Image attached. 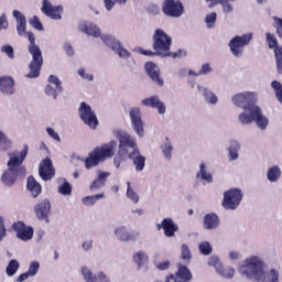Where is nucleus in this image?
I'll use <instances>...</instances> for the list:
<instances>
[{"label":"nucleus","mask_w":282,"mask_h":282,"mask_svg":"<svg viewBox=\"0 0 282 282\" xmlns=\"http://www.w3.org/2000/svg\"><path fill=\"white\" fill-rule=\"evenodd\" d=\"M15 21H17V32L19 36H28L29 46L28 52L31 55L32 59L29 64V74H26V78H39L41 76V68L43 67V51L36 44V37L34 33L26 32L28 30V19L21 13V11L14 10L12 12Z\"/></svg>","instance_id":"f257e3e1"},{"label":"nucleus","mask_w":282,"mask_h":282,"mask_svg":"<svg viewBox=\"0 0 282 282\" xmlns=\"http://www.w3.org/2000/svg\"><path fill=\"white\" fill-rule=\"evenodd\" d=\"M28 145H24L22 151L15 150L8 154V170L4 171L1 176V182L4 186H14V182H17L18 177H24L25 166H23V162H25V158H28Z\"/></svg>","instance_id":"f03ea898"},{"label":"nucleus","mask_w":282,"mask_h":282,"mask_svg":"<svg viewBox=\"0 0 282 282\" xmlns=\"http://www.w3.org/2000/svg\"><path fill=\"white\" fill-rule=\"evenodd\" d=\"M239 272L250 281H261L265 276V273H263V260L257 256H252L246 259L245 264L239 268Z\"/></svg>","instance_id":"7ed1b4c3"},{"label":"nucleus","mask_w":282,"mask_h":282,"mask_svg":"<svg viewBox=\"0 0 282 282\" xmlns=\"http://www.w3.org/2000/svg\"><path fill=\"white\" fill-rule=\"evenodd\" d=\"M153 50L156 56L166 58L171 56V45H173V39L164 32L162 29H156L153 36Z\"/></svg>","instance_id":"20e7f679"},{"label":"nucleus","mask_w":282,"mask_h":282,"mask_svg":"<svg viewBox=\"0 0 282 282\" xmlns=\"http://www.w3.org/2000/svg\"><path fill=\"white\" fill-rule=\"evenodd\" d=\"M250 113H239L238 120L240 124H252V122H256L257 127L261 129V131H265L268 129V124H270V120H268V117L263 115L261 111V108L259 106H252L249 109Z\"/></svg>","instance_id":"39448f33"},{"label":"nucleus","mask_w":282,"mask_h":282,"mask_svg":"<svg viewBox=\"0 0 282 282\" xmlns=\"http://www.w3.org/2000/svg\"><path fill=\"white\" fill-rule=\"evenodd\" d=\"M231 101L236 107H240L241 109H243V111L240 113L249 115L250 109H252V107H257V105L254 104L257 102V94L250 91L240 93L238 95H235L231 98Z\"/></svg>","instance_id":"423d86ee"},{"label":"nucleus","mask_w":282,"mask_h":282,"mask_svg":"<svg viewBox=\"0 0 282 282\" xmlns=\"http://www.w3.org/2000/svg\"><path fill=\"white\" fill-rule=\"evenodd\" d=\"M243 199V193L239 188H231L224 193V199L221 203L225 210H237L239 204Z\"/></svg>","instance_id":"0eeeda50"},{"label":"nucleus","mask_w":282,"mask_h":282,"mask_svg":"<svg viewBox=\"0 0 282 282\" xmlns=\"http://www.w3.org/2000/svg\"><path fill=\"white\" fill-rule=\"evenodd\" d=\"M79 118L84 123L87 124L90 129H96L98 127V117L96 112L91 110V106L87 105L85 101H82L78 109Z\"/></svg>","instance_id":"6e6552de"},{"label":"nucleus","mask_w":282,"mask_h":282,"mask_svg":"<svg viewBox=\"0 0 282 282\" xmlns=\"http://www.w3.org/2000/svg\"><path fill=\"white\" fill-rule=\"evenodd\" d=\"M250 41H252V33H246L242 35H236L229 42L230 52L234 56H241L243 54V47L249 45Z\"/></svg>","instance_id":"1a4fd4ad"},{"label":"nucleus","mask_w":282,"mask_h":282,"mask_svg":"<svg viewBox=\"0 0 282 282\" xmlns=\"http://www.w3.org/2000/svg\"><path fill=\"white\" fill-rule=\"evenodd\" d=\"M265 36L269 50H273L276 72L278 74L282 75V46L279 45V40H276L274 34L265 33Z\"/></svg>","instance_id":"9d476101"},{"label":"nucleus","mask_w":282,"mask_h":282,"mask_svg":"<svg viewBox=\"0 0 282 282\" xmlns=\"http://www.w3.org/2000/svg\"><path fill=\"white\" fill-rule=\"evenodd\" d=\"M162 12L165 14V17L180 19V17L184 14V4L180 0H164Z\"/></svg>","instance_id":"9b49d317"},{"label":"nucleus","mask_w":282,"mask_h":282,"mask_svg":"<svg viewBox=\"0 0 282 282\" xmlns=\"http://www.w3.org/2000/svg\"><path fill=\"white\" fill-rule=\"evenodd\" d=\"M101 41L115 52V54H118L119 58H129L131 56V53L127 51V48L122 47V44L120 41H117L115 36L112 35H101Z\"/></svg>","instance_id":"f8f14e48"},{"label":"nucleus","mask_w":282,"mask_h":282,"mask_svg":"<svg viewBox=\"0 0 282 282\" xmlns=\"http://www.w3.org/2000/svg\"><path fill=\"white\" fill-rule=\"evenodd\" d=\"M116 138L119 140V151H121V153H127L129 155V149H132V151L138 149V143L131 134L119 131L116 133Z\"/></svg>","instance_id":"ddd939ff"},{"label":"nucleus","mask_w":282,"mask_h":282,"mask_svg":"<svg viewBox=\"0 0 282 282\" xmlns=\"http://www.w3.org/2000/svg\"><path fill=\"white\" fill-rule=\"evenodd\" d=\"M129 117L133 131L137 133V135H139V138H144V122L142 121V112L140 111V108H131L129 111Z\"/></svg>","instance_id":"4468645a"},{"label":"nucleus","mask_w":282,"mask_h":282,"mask_svg":"<svg viewBox=\"0 0 282 282\" xmlns=\"http://www.w3.org/2000/svg\"><path fill=\"white\" fill-rule=\"evenodd\" d=\"M41 11L43 12V14H45L50 19H53L54 21H61V19H63V17L61 15L63 14V7H54L48 0H43Z\"/></svg>","instance_id":"2eb2a0df"},{"label":"nucleus","mask_w":282,"mask_h":282,"mask_svg":"<svg viewBox=\"0 0 282 282\" xmlns=\"http://www.w3.org/2000/svg\"><path fill=\"white\" fill-rule=\"evenodd\" d=\"M48 83L51 85H46L44 91L46 96H52L53 99L56 100L59 94H63V83H61V79L55 75H50ZM52 85H55V88L52 87Z\"/></svg>","instance_id":"dca6fc26"},{"label":"nucleus","mask_w":282,"mask_h":282,"mask_svg":"<svg viewBox=\"0 0 282 282\" xmlns=\"http://www.w3.org/2000/svg\"><path fill=\"white\" fill-rule=\"evenodd\" d=\"M116 147H118V143L115 140H111L108 144H104L100 148L95 149V153L97 154L99 161L104 162V160H107V158H113Z\"/></svg>","instance_id":"f3484780"},{"label":"nucleus","mask_w":282,"mask_h":282,"mask_svg":"<svg viewBox=\"0 0 282 282\" xmlns=\"http://www.w3.org/2000/svg\"><path fill=\"white\" fill-rule=\"evenodd\" d=\"M13 230L17 232L18 239L21 241H30L34 237V229L32 227H26L23 221H18L13 224Z\"/></svg>","instance_id":"a211bd4d"},{"label":"nucleus","mask_w":282,"mask_h":282,"mask_svg":"<svg viewBox=\"0 0 282 282\" xmlns=\"http://www.w3.org/2000/svg\"><path fill=\"white\" fill-rule=\"evenodd\" d=\"M144 67L149 78L159 85V87H163L164 79H162V76H160V67L153 62L145 63Z\"/></svg>","instance_id":"6ab92c4d"},{"label":"nucleus","mask_w":282,"mask_h":282,"mask_svg":"<svg viewBox=\"0 0 282 282\" xmlns=\"http://www.w3.org/2000/svg\"><path fill=\"white\" fill-rule=\"evenodd\" d=\"M39 175L44 180V182H48L54 177V165L50 159H44L39 166Z\"/></svg>","instance_id":"aec40b11"},{"label":"nucleus","mask_w":282,"mask_h":282,"mask_svg":"<svg viewBox=\"0 0 282 282\" xmlns=\"http://www.w3.org/2000/svg\"><path fill=\"white\" fill-rule=\"evenodd\" d=\"M34 210L37 219H47L52 210V203H50V199L44 198L35 205Z\"/></svg>","instance_id":"412c9836"},{"label":"nucleus","mask_w":282,"mask_h":282,"mask_svg":"<svg viewBox=\"0 0 282 282\" xmlns=\"http://www.w3.org/2000/svg\"><path fill=\"white\" fill-rule=\"evenodd\" d=\"M128 158L133 163L135 171H138V172L144 171L147 158H144L142 154H140L139 149H135L134 151L130 152L128 154Z\"/></svg>","instance_id":"4be33fe9"},{"label":"nucleus","mask_w":282,"mask_h":282,"mask_svg":"<svg viewBox=\"0 0 282 282\" xmlns=\"http://www.w3.org/2000/svg\"><path fill=\"white\" fill-rule=\"evenodd\" d=\"M111 173L109 172H98V176L89 185V191L91 193H96L100 191V188L105 187L107 184L108 177H110Z\"/></svg>","instance_id":"5701e85b"},{"label":"nucleus","mask_w":282,"mask_h":282,"mask_svg":"<svg viewBox=\"0 0 282 282\" xmlns=\"http://www.w3.org/2000/svg\"><path fill=\"white\" fill-rule=\"evenodd\" d=\"M219 224H221L219 216L215 213L207 214L203 218V228H205V230H217Z\"/></svg>","instance_id":"b1692460"},{"label":"nucleus","mask_w":282,"mask_h":282,"mask_svg":"<svg viewBox=\"0 0 282 282\" xmlns=\"http://www.w3.org/2000/svg\"><path fill=\"white\" fill-rule=\"evenodd\" d=\"M142 105L145 107H152L153 109H158L159 113H166V106L162 101H160V97L152 96L149 98L143 99Z\"/></svg>","instance_id":"393cba45"},{"label":"nucleus","mask_w":282,"mask_h":282,"mask_svg":"<svg viewBox=\"0 0 282 282\" xmlns=\"http://www.w3.org/2000/svg\"><path fill=\"white\" fill-rule=\"evenodd\" d=\"M115 237L119 241H135L138 234H133V232L127 230V227L121 226V227H117L115 229Z\"/></svg>","instance_id":"a878e982"},{"label":"nucleus","mask_w":282,"mask_h":282,"mask_svg":"<svg viewBox=\"0 0 282 282\" xmlns=\"http://www.w3.org/2000/svg\"><path fill=\"white\" fill-rule=\"evenodd\" d=\"M162 229L164 230L165 237H174L180 230V227L173 221V218H164L162 220Z\"/></svg>","instance_id":"bb28decb"},{"label":"nucleus","mask_w":282,"mask_h":282,"mask_svg":"<svg viewBox=\"0 0 282 282\" xmlns=\"http://www.w3.org/2000/svg\"><path fill=\"white\" fill-rule=\"evenodd\" d=\"M0 91L12 96L14 94V79L12 77H0Z\"/></svg>","instance_id":"cd10ccee"},{"label":"nucleus","mask_w":282,"mask_h":282,"mask_svg":"<svg viewBox=\"0 0 282 282\" xmlns=\"http://www.w3.org/2000/svg\"><path fill=\"white\" fill-rule=\"evenodd\" d=\"M192 279L193 274L191 273V270H188L186 265L180 264L178 271L174 278V282H191Z\"/></svg>","instance_id":"c85d7f7f"},{"label":"nucleus","mask_w":282,"mask_h":282,"mask_svg":"<svg viewBox=\"0 0 282 282\" xmlns=\"http://www.w3.org/2000/svg\"><path fill=\"white\" fill-rule=\"evenodd\" d=\"M26 188H28V191H30V193L33 197H37L42 193L41 184H39V182H36V178H34V176L28 177Z\"/></svg>","instance_id":"c756f323"},{"label":"nucleus","mask_w":282,"mask_h":282,"mask_svg":"<svg viewBox=\"0 0 282 282\" xmlns=\"http://www.w3.org/2000/svg\"><path fill=\"white\" fill-rule=\"evenodd\" d=\"M198 91L202 94V96L205 98L206 102L209 105H217L218 98L213 90H209L208 88L198 85L197 86Z\"/></svg>","instance_id":"7c9ffc66"},{"label":"nucleus","mask_w":282,"mask_h":282,"mask_svg":"<svg viewBox=\"0 0 282 282\" xmlns=\"http://www.w3.org/2000/svg\"><path fill=\"white\" fill-rule=\"evenodd\" d=\"M79 30L84 32V34H88V36H95L96 39L100 36V29L94 23L80 25Z\"/></svg>","instance_id":"2f4dec72"},{"label":"nucleus","mask_w":282,"mask_h":282,"mask_svg":"<svg viewBox=\"0 0 282 282\" xmlns=\"http://www.w3.org/2000/svg\"><path fill=\"white\" fill-rule=\"evenodd\" d=\"M196 177L198 180L202 178L204 184H213V174L206 171V164L204 163L199 164V172L196 174Z\"/></svg>","instance_id":"473e14b6"},{"label":"nucleus","mask_w":282,"mask_h":282,"mask_svg":"<svg viewBox=\"0 0 282 282\" xmlns=\"http://www.w3.org/2000/svg\"><path fill=\"white\" fill-rule=\"evenodd\" d=\"M100 199H105V193L85 196L82 198V204H84V206H94L96 202Z\"/></svg>","instance_id":"72a5a7b5"},{"label":"nucleus","mask_w":282,"mask_h":282,"mask_svg":"<svg viewBox=\"0 0 282 282\" xmlns=\"http://www.w3.org/2000/svg\"><path fill=\"white\" fill-rule=\"evenodd\" d=\"M241 149V145L239 144V141H230L229 145V158L230 160L235 161L239 159V150Z\"/></svg>","instance_id":"f704fd0d"},{"label":"nucleus","mask_w":282,"mask_h":282,"mask_svg":"<svg viewBox=\"0 0 282 282\" xmlns=\"http://www.w3.org/2000/svg\"><path fill=\"white\" fill-rule=\"evenodd\" d=\"M100 164V159L98 154H96L95 150L88 155L85 160V167L86 169H94V166H98Z\"/></svg>","instance_id":"c9c22d12"},{"label":"nucleus","mask_w":282,"mask_h":282,"mask_svg":"<svg viewBox=\"0 0 282 282\" xmlns=\"http://www.w3.org/2000/svg\"><path fill=\"white\" fill-rule=\"evenodd\" d=\"M161 151L165 160H171V158H173V144H171L169 138H166L165 142L161 145Z\"/></svg>","instance_id":"e433bc0d"},{"label":"nucleus","mask_w":282,"mask_h":282,"mask_svg":"<svg viewBox=\"0 0 282 282\" xmlns=\"http://www.w3.org/2000/svg\"><path fill=\"white\" fill-rule=\"evenodd\" d=\"M19 268H21V264L17 260H10L9 264L7 265L6 273L9 276H14L17 272H19Z\"/></svg>","instance_id":"4c0bfd02"},{"label":"nucleus","mask_w":282,"mask_h":282,"mask_svg":"<svg viewBox=\"0 0 282 282\" xmlns=\"http://www.w3.org/2000/svg\"><path fill=\"white\" fill-rule=\"evenodd\" d=\"M269 182H276L281 177V169L279 166H272L267 173Z\"/></svg>","instance_id":"58836bf2"},{"label":"nucleus","mask_w":282,"mask_h":282,"mask_svg":"<svg viewBox=\"0 0 282 282\" xmlns=\"http://www.w3.org/2000/svg\"><path fill=\"white\" fill-rule=\"evenodd\" d=\"M128 199H130L133 204H138L140 202V196L138 193L131 187V182H127V193Z\"/></svg>","instance_id":"ea45409f"},{"label":"nucleus","mask_w":282,"mask_h":282,"mask_svg":"<svg viewBox=\"0 0 282 282\" xmlns=\"http://www.w3.org/2000/svg\"><path fill=\"white\" fill-rule=\"evenodd\" d=\"M220 4L223 7L224 14H231V12H235V7L226 0H215L214 6Z\"/></svg>","instance_id":"a19ab883"},{"label":"nucleus","mask_w":282,"mask_h":282,"mask_svg":"<svg viewBox=\"0 0 282 282\" xmlns=\"http://www.w3.org/2000/svg\"><path fill=\"white\" fill-rule=\"evenodd\" d=\"M133 260H134V263H137V265L139 268H142V265H144V263H148L149 256H147V253H144V251H139L133 256Z\"/></svg>","instance_id":"79ce46f5"},{"label":"nucleus","mask_w":282,"mask_h":282,"mask_svg":"<svg viewBox=\"0 0 282 282\" xmlns=\"http://www.w3.org/2000/svg\"><path fill=\"white\" fill-rule=\"evenodd\" d=\"M80 272L85 282H94L96 280L97 274L94 275L89 268L82 267Z\"/></svg>","instance_id":"37998d69"},{"label":"nucleus","mask_w":282,"mask_h":282,"mask_svg":"<svg viewBox=\"0 0 282 282\" xmlns=\"http://www.w3.org/2000/svg\"><path fill=\"white\" fill-rule=\"evenodd\" d=\"M271 87L275 94L276 99L282 105V84L279 80H273Z\"/></svg>","instance_id":"c03bdc74"},{"label":"nucleus","mask_w":282,"mask_h":282,"mask_svg":"<svg viewBox=\"0 0 282 282\" xmlns=\"http://www.w3.org/2000/svg\"><path fill=\"white\" fill-rule=\"evenodd\" d=\"M39 270H41V263L39 261H32L29 264L26 273L31 276H36V274H39Z\"/></svg>","instance_id":"a18cd8bd"},{"label":"nucleus","mask_w":282,"mask_h":282,"mask_svg":"<svg viewBox=\"0 0 282 282\" xmlns=\"http://www.w3.org/2000/svg\"><path fill=\"white\" fill-rule=\"evenodd\" d=\"M223 279H232V276H235V269L227 267V268H221L219 269V271H217Z\"/></svg>","instance_id":"49530a36"},{"label":"nucleus","mask_w":282,"mask_h":282,"mask_svg":"<svg viewBox=\"0 0 282 282\" xmlns=\"http://www.w3.org/2000/svg\"><path fill=\"white\" fill-rule=\"evenodd\" d=\"M181 258L184 261H191L193 259V256L191 254V249L188 248V245L183 243L181 247Z\"/></svg>","instance_id":"de8ad7c7"},{"label":"nucleus","mask_w":282,"mask_h":282,"mask_svg":"<svg viewBox=\"0 0 282 282\" xmlns=\"http://www.w3.org/2000/svg\"><path fill=\"white\" fill-rule=\"evenodd\" d=\"M216 22H217V13L212 12L206 15L205 23L209 30H212V28H215Z\"/></svg>","instance_id":"09e8293b"},{"label":"nucleus","mask_w":282,"mask_h":282,"mask_svg":"<svg viewBox=\"0 0 282 282\" xmlns=\"http://www.w3.org/2000/svg\"><path fill=\"white\" fill-rule=\"evenodd\" d=\"M208 265H210L212 268H215L216 272H219V270L223 268L221 260H219V257L217 256H212L209 258Z\"/></svg>","instance_id":"8fccbe9b"},{"label":"nucleus","mask_w":282,"mask_h":282,"mask_svg":"<svg viewBox=\"0 0 282 282\" xmlns=\"http://www.w3.org/2000/svg\"><path fill=\"white\" fill-rule=\"evenodd\" d=\"M127 155H129V154H127V152H121V150H118V153L113 160V164H115L116 169H120V163L124 162V160H127Z\"/></svg>","instance_id":"3c124183"},{"label":"nucleus","mask_w":282,"mask_h":282,"mask_svg":"<svg viewBox=\"0 0 282 282\" xmlns=\"http://www.w3.org/2000/svg\"><path fill=\"white\" fill-rule=\"evenodd\" d=\"M30 25L34 28V30H37L39 32H43V23H41V20L39 17L34 15L29 20Z\"/></svg>","instance_id":"603ef678"},{"label":"nucleus","mask_w":282,"mask_h":282,"mask_svg":"<svg viewBox=\"0 0 282 282\" xmlns=\"http://www.w3.org/2000/svg\"><path fill=\"white\" fill-rule=\"evenodd\" d=\"M198 248L200 254L208 256L210 252H213V247H210V242L208 241L202 242Z\"/></svg>","instance_id":"864d4df0"},{"label":"nucleus","mask_w":282,"mask_h":282,"mask_svg":"<svg viewBox=\"0 0 282 282\" xmlns=\"http://www.w3.org/2000/svg\"><path fill=\"white\" fill-rule=\"evenodd\" d=\"M58 193H61V195H72V185L68 182H64L58 187Z\"/></svg>","instance_id":"5fc2aeb1"},{"label":"nucleus","mask_w":282,"mask_h":282,"mask_svg":"<svg viewBox=\"0 0 282 282\" xmlns=\"http://www.w3.org/2000/svg\"><path fill=\"white\" fill-rule=\"evenodd\" d=\"M0 147L3 151L10 149V140L6 137V133L0 131Z\"/></svg>","instance_id":"6e6d98bb"},{"label":"nucleus","mask_w":282,"mask_h":282,"mask_svg":"<svg viewBox=\"0 0 282 282\" xmlns=\"http://www.w3.org/2000/svg\"><path fill=\"white\" fill-rule=\"evenodd\" d=\"M213 68L210 67L209 63H205L202 65L200 69L198 70L197 75L206 76V74H210Z\"/></svg>","instance_id":"4d7b16f0"},{"label":"nucleus","mask_w":282,"mask_h":282,"mask_svg":"<svg viewBox=\"0 0 282 282\" xmlns=\"http://www.w3.org/2000/svg\"><path fill=\"white\" fill-rule=\"evenodd\" d=\"M1 52L7 54V56H9L10 58H14V48L12 47V45L1 46Z\"/></svg>","instance_id":"13d9d810"},{"label":"nucleus","mask_w":282,"mask_h":282,"mask_svg":"<svg viewBox=\"0 0 282 282\" xmlns=\"http://www.w3.org/2000/svg\"><path fill=\"white\" fill-rule=\"evenodd\" d=\"M46 132L51 138H53V140H55V142H61V135H58L56 130H54L53 128H46Z\"/></svg>","instance_id":"bf43d9fd"},{"label":"nucleus","mask_w":282,"mask_h":282,"mask_svg":"<svg viewBox=\"0 0 282 282\" xmlns=\"http://www.w3.org/2000/svg\"><path fill=\"white\" fill-rule=\"evenodd\" d=\"M8 17H6V13H2L0 15V32L1 30H8Z\"/></svg>","instance_id":"052dcab7"},{"label":"nucleus","mask_w":282,"mask_h":282,"mask_svg":"<svg viewBox=\"0 0 282 282\" xmlns=\"http://www.w3.org/2000/svg\"><path fill=\"white\" fill-rule=\"evenodd\" d=\"M116 0H104V6L107 12H111L116 7Z\"/></svg>","instance_id":"680f3d73"},{"label":"nucleus","mask_w":282,"mask_h":282,"mask_svg":"<svg viewBox=\"0 0 282 282\" xmlns=\"http://www.w3.org/2000/svg\"><path fill=\"white\" fill-rule=\"evenodd\" d=\"M268 279L269 282H279V272L274 269H271Z\"/></svg>","instance_id":"e2e57ef3"},{"label":"nucleus","mask_w":282,"mask_h":282,"mask_svg":"<svg viewBox=\"0 0 282 282\" xmlns=\"http://www.w3.org/2000/svg\"><path fill=\"white\" fill-rule=\"evenodd\" d=\"M7 235L6 224L3 223V217L0 216V241H3V238Z\"/></svg>","instance_id":"0e129e2a"},{"label":"nucleus","mask_w":282,"mask_h":282,"mask_svg":"<svg viewBox=\"0 0 282 282\" xmlns=\"http://www.w3.org/2000/svg\"><path fill=\"white\" fill-rule=\"evenodd\" d=\"M94 282H111L109 278L104 274L102 272L97 273V276L95 278Z\"/></svg>","instance_id":"69168bd1"},{"label":"nucleus","mask_w":282,"mask_h":282,"mask_svg":"<svg viewBox=\"0 0 282 282\" xmlns=\"http://www.w3.org/2000/svg\"><path fill=\"white\" fill-rule=\"evenodd\" d=\"M83 250H85V252H89V250H91V248H94V240H86L83 242L82 245Z\"/></svg>","instance_id":"338daca9"},{"label":"nucleus","mask_w":282,"mask_h":282,"mask_svg":"<svg viewBox=\"0 0 282 282\" xmlns=\"http://www.w3.org/2000/svg\"><path fill=\"white\" fill-rule=\"evenodd\" d=\"M77 74L82 76V78H86L87 80H94V75L85 74V68H79Z\"/></svg>","instance_id":"774afa93"}]
</instances>
